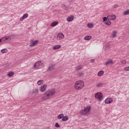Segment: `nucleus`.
Instances as JSON below:
<instances>
[{"label":"nucleus","mask_w":129,"mask_h":129,"mask_svg":"<svg viewBox=\"0 0 129 129\" xmlns=\"http://www.w3.org/2000/svg\"><path fill=\"white\" fill-rule=\"evenodd\" d=\"M46 89H47V85L46 84L42 85L40 87V92H45Z\"/></svg>","instance_id":"nucleus-8"},{"label":"nucleus","mask_w":129,"mask_h":129,"mask_svg":"<svg viewBox=\"0 0 129 129\" xmlns=\"http://www.w3.org/2000/svg\"><path fill=\"white\" fill-rule=\"evenodd\" d=\"M121 64H126V60H125V59H123L121 60Z\"/></svg>","instance_id":"nucleus-35"},{"label":"nucleus","mask_w":129,"mask_h":129,"mask_svg":"<svg viewBox=\"0 0 129 129\" xmlns=\"http://www.w3.org/2000/svg\"><path fill=\"white\" fill-rule=\"evenodd\" d=\"M95 97L98 100V101H102L103 95L101 92H97L95 94Z\"/></svg>","instance_id":"nucleus-6"},{"label":"nucleus","mask_w":129,"mask_h":129,"mask_svg":"<svg viewBox=\"0 0 129 129\" xmlns=\"http://www.w3.org/2000/svg\"><path fill=\"white\" fill-rule=\"evenodd\" d=\"M13 75H14V72H10L8 73V75H7L8 77H12V76H13Z\"/></svg>","instance_id":"nucleus-28"},{"label":"nucleus","mask_w":129,"mask_h":129,"mask_svg":"<svg viewBox=\"0 0 129 129\" xmlns=\"http://www.w3.org/2000/svg\"><path fill=\"white\" fill-rule=\"evenodd\" d=\"M61 48V45H56L53 46V50H58Z\"/></svg>","instance_id":"nucleus-19"},{"label":"nucleus","mask_w":129,"mask_h":129,"mask_svg":"<svg viewBox=\"0 0 129 129\" xmlns=\"http://www.w3.org/2000/svg\"><path fill=\"white\" fill-rule=\"evenodd\" d=\"M90 62L91 63H94V62H95V60L92 59H91Z\"/></svg>","instance_id":"nucleus-39"},{"label":"nucleus","mask_w":129,"mask_h":129,"mask_svg":"<svg viewBox=\"0 0 129 129\" xmlns=\"http://www.w3.org/2000/svg\"><path fill=\"white\" fill-rule=\"evenodd\" d=\"M58 25V22H52L51 24V27H55V26H57Z\"/></svg>","instance_id":"nucleus-27"},{"label":"nucleus","mask_w":129,"mask_h":129,"mask_svg":"<svg viewBox=\"0 0 129 129\" xmlns=\"http://www.w3.org/2000/svg\"><path fill=\"white\" fill-rule=\"evenodd\" d=\"M116 19V16L115 15H109L108 16V21H111L115 20Z\"/></svg>","instance_id":"nucleus-13"},{"label":"nucleus","mask_w":129,"mask_h":129,"mask_svg":"<svg viewBox=\"0 0 129 129\" xmlns=\"http://www.w3.org/2000/svg\"><path fill=\"white\" fill-rule=\"evenodd\" d=\"M1 40H0V43H1Z\"/></svg>","instance_id":"nucleus-40"},{"label":"nucleus","mask_w":129,"mask_h":129,"mask_svg":"<svg viewBox=\"0 0 129 129\" xmlns=\"http://www.w3.org/2000/svg\"><path fill=\"white\" fill-rule=\"evenodd\" d=\"M104 24L106 26H110V25H111V22L109 21H107L104 22Z\"/></svg>","instance_id":"nucleus-26"},{"label":"nucleus","mask_w":129,"mask_h":129,"mask_svg":"<svg viewBox=\"0 0 129 129\" xmlns=\"http://www.w3.org/2000/svg\"><path fill=\"white\" fill-rule=\"evenodd\" d=\"M113 101V100L111 98H107L105 100V103L106 104H109V103H111Z\"/></svg>","instance_id":"nucleus-11"},{"label":"nucleus","mask_w":129,"mask_h":129,"mask_svg":"<svg viewBox=\"0 0 129 129\" xmlns=\"http://www.w3.org/2000/svg\"><path fill=\"white\" fill-rule=\"evenodd\" d=\"M43 81L42 80H40L39 81H38L37 82V84L38 85H41V84H42V83H43Z\"/></svg>","instance_id":"nucleus-33"},{"label":"nucleus","mask_w":129,"mask_h":129,"mask_svg":"<svg viewBox=\"0 0 129 129\" xmlns=\"http://www.w3.org/2000/svg\"><path fill=\"white\" fill-rule=\"evenodd\" d=\"M75 69H76V70H77V71H80V70H82V66H77L75 68Z\"/></svg>","instance_id":"nucleus-22"},{"label":"nucleus","mask_w":129,"mask_h":129,"mask_svg":"<svg viewBox=\"0 0 129 129\" xmlns=\"http://www.w3.org/2000/svg\"><path fill=\"white\" fill-rule=\"evenodd\" d=\"M30 44V47H34V46H36L37 44H38V40H35L34 41L33 39H32L31 40Z\"/></svg>","instance_id":"nucleus-10"},{"label":"nucleus","mask_w":129,"mask_h":129,"mask_svg":"<svg viewBox=\"0 0 129 129\" xmlns=\"http://www.w3.org/2000/svg\"><path fill=\"white\" fill-rule=\"evenodd\" d=\"M107 20H108V16H107V17H103V22H104V23L107 21Z\"/></svg>","instance_id":"nucleus-32"},{"label":"nucleus","mask_w":129,"mask_h":129,"mask_svg":"<svg viewBox=\"0 0 129 129\" xmlns=\"http://www.w3.org/2000/svg\"><path fill=\"white\" fill-rule=\"evenodd\" d=\"M116 34H117V32H116V31H114L112 34V37L115 38V36H116Z\"/></svg>","instance_id":"nucleus-25"},{"label":"nucleus","mask_w":129,"mask_h":129,"mask_svg":"<svg viewBox=\"0 0 129 129\" xmlns=\"http://www.w3.org/2000/svg\"><path fill=\"white\" fill-rule=\"evenodd\" d=\"M38 92H39V90L37 88L33 89L32 91L33 94H36V93H38Z\"/></svg>","instance_id":"nucleus-24"},{"label":"nucleus","mask_w":129,"mask_h":129,"mask_svg":"<svg viewBox=\"0 0 129 129\" xmlns=\"http://www.w3.org/2000/svg\"><path fill=\"white\" fill-rule=\"evenodd\" d=\"M84 86V82L82 81H78L76 82L74 87L76 90H80L82 89Z\"/></svg>","instance_id":"nucleus-2"},{"label":"nucleus","mask_w":129,"mask_h":129,"mask_svg":"<svg viewBox=\"0 0 129 129\" xmlns=\"http://www.w3.org/2000/svg\"><path fill=\"white\" fill-rule=\"evenodd\" d=\"M123 70L124 71H129V66L125 67Z\"/></svg>","instance_id":"nucleus-36"},{"label":"nucleus","mask_w":129,"mask_h":129,"mask_svg":"<svg viewBox=\"0 0 129 129\" xmlns=\"http://www.w3.org/2000/svg\"><path fill=\"white\" fill-rule=\"evenodd\" d=\"M91 109V107L90 106H88L84 109H82L80 111V113L82 114V115H86L89 111H90V110Z\"/></svg>","instance_id":"nucleus-4"},{"label":"nucleus","mask_w":129,"mask_h":129,"mask_svg":"<svg viewBox=\"0 0 129 129\" xmlns=\"http://www.w3.org/2000/svg\"><path fill=\"white\" fill-rule=\"evenodd\" d=\"M63 116H64V114H59V115H57V119H62L63 118Z\"/></svg>","instance_id":"nucleus-23"},{"label":"nucleus","mask_w":129,"mask_h":129,"mask_svg":"<svg viewBox=\"0 0 129 129\" xmlns=\"http://www.w3.org/2000/svg\"><path fill=\"white\" fill-rule=\"evenodd\" d=\"M91 109V107L90 106H88L84 109H82L80 111V113L82 114V115H86L89 111H90V110Z\"/></svg>","instance_id":"nucleus-5"},{"label":"nucleus","mask_w":129,"mask_h":129,"mask_svg":"<svg viewBox=\"0 0 129 129\" xmlns=\"http://www.w3.org/2000/svg\"><path fill=\"white\" fill-rule=\"evenodd\" d=\"M54 65L50 64L49 66L48 69L47 70V72H51V71H53V70H54Z\"/></svg>","instance_id":"nucleus-14"},{"label":"nucleus","mask_w":129,"mask_h":129,"mask_svg":"<svg viewBox=\"0 0 129 129\" xmlns=\"http://www.w3.org/2000/svg\"><path fill=\"white\" fill-rule=\"evenodd\" d=\"M54 94H55V89H49L45 91L41 98L43 100H48V99H50Z\"/></svg>","instance_id":"nucleus-1"},{"label":"nucleus","mask_w":129,"mask_h":129,"mask_svg":"<svg viewBox=\"0 0 129 129\" xmlns=\"http://www.w3.org/2000/svg\"><path fill=\"white\" fill-rule=\"evenodd\" d=\"M64 34L63 33H59L57 36V40L58 41H61V40H62V39H64Z\"/></svg>","instance_id":"nucleus-9"},{"label":"nucleus","mask_w":129,"mask_h":129,"mask_svg":"<svg viewBox=\"0 0 129 129\" xmlns=\"http://www.w3.org/2000/svg\"><path fill=\"white\" fill-rule=\"evenodd\" d=\"M78 77H81V76H83V73L80 72L78 74Z\"/></svg>","instance_id":"nucleus-34"},{"label":"nucleus","mask_w":129,"mask_h":129,"mask_svg":"<svg viewBox=\"0 0 129 129\" xmlns=\"http://www.w3.org/2000/svg\"><path fill=\"white\" fill-rule=\"evenodd\" d=\"M55 127H60V125L58 123V122L55 123Z\"/></svg>","instance_id":"nucleus-37"},{"label":"nucleus","mask_w":129,"mask_h":129,"mask_svg":"<svg viewBox=\"0 0 129 129\" xmlns=\"http://www.w3.org/2000/svg\"><path fill=\"white\" fill-rule=\"evenodd\" d=\"M73 20H74V16H69L67 18V22H72Z\"/></svg>","instance_id":"nucleus-16"},{"label":"nucleus","mask_w":129,"mask_h":129,"mask_svg":"<svg viewBox=\"0 0 129 129\" xmlns=\"http://www.w3.org/2000/svg\"><path fill=\"white\" fill-rule=\"evenodd\" d=\"M28 17H29V14H28L27 13H26L24 15H23V16L21 18H20V21H21V22H23V21H24L25 19H27V18H28Z\"/></svg>","instance_id":"nucleus-12"},{"label":"nucleus","mask_w":129,"mask_h":129,"mask_svg":"<svg viewBox=\"0 0 129 129\" xmlns=\"http://www.w3.org/2000/svg\"><path fill=\"white\" fill-rule=\"evenodd\" d=\"M103 74H104V71H100L98 73V76H99V77H100V76H102V75H103Z\"/></svg>","instance_id":"nucleus-21"},{"label":"nucleus","mask_w":129,"mask_h":129,"mask_svg":"<svg viewBox=\"0 0 129 129\" xmlns=\"http://www.w3.org/2000/svg\"><path fill=\"white\" fill-rule=\"evenodd\" d=\"M43 67L44 61L43 60H39L36 62L34 65V67H35V68H36V69H41V68H42V67Z\"/></svg>","instance_id":"nucleus-3"},{"label":"nucleus","mask_w":129,"mask_h":129,"mask_svg":"<svg viewBox=\"0 0 129 129\" xmlns=\"http://www.w3.org/2000/svg\"><path fill=\"white\" fill-rule=\"evenodd\" d=\"M116 8H118L117 4H115L113 6V9H116Z\"/></svg>","instance_id":"nucleus-38"},{"label":"nucleus","mask_w":129,"mask_h":129,"mask_svg":"<svg viewBox=\"0 0 129 129\" xmlns=\"http://www.w3.org/2000/svg\"><path fill=\"white\" fill-rule=\"evenodd\" d=\"M87 26L88 27V28H90L91 29H92V28H93V24L89 23L87 24Z\"/></svg>","instance_id":"nucleus-30"},{"label":"nucleus","mask_w":129,"mask_h":129,"mask_svg":"<svg viewBox=\"0 0 129 129\" xmlns=\"http://www.w3.org/2000/svg\"><path fill=\"white\" fill-rule=\"evenodd\" d=\"M91 38H92V36L90 35L86 36L84 37V39L85 41H89V40H91Z\"/></svg>","instance_id":"nucleus-18"},{"label":"nucleus","mask_w":129,"mask_h":129,"mask_svg":"<svg viewBox=\"0 0 129 129\" xmlns=\"http://www.w3.org/2000/svg\"><path fill=\"white\" fill-rule=\"evenodd\" d=\"M104 85V84L101 82H99L97 83L96 84V87H98V88H100V87H102Z\"/></svg>","instance_id":"nucleus-17"},{"label":"nucleus","mask_w":129,"mask_h":129,"mask_svg":"<svg viewBox=\"0 0 129 129\" xmlns=\"http://www.w3.org/2000/svg\"><path fill=\"white\" fill-rule=\"evenodd\" d=\"M123 14L125 16H127V15H129V10L125 11Z\"/></svg>","instance_id":"nucleus-31"},{"label":"nucleus","mask_w":129,"mask_h":129,"mask_svg":"<svg viewBox=\"0 0 129 129\" xmlns=\"http://www.w3.org/2000/svg\"><path fill=\"white\" fill-rule=\"evenodd\" d=\"M68 119H69V117H68V116H64V115H63V116L62 117V121H67V120H68Z\"/></svg>","instance_id":"nucleus-20"},{"label":"nucleus","mask_w":129,"mask_h":129,"mask_svg":"<svg viewBox=\"0 0 129 129\" xmlns=\"http://www.w3.org/2000/svg\"><path fill=\"white\" fill-rule=\"evenodd\" d=\"M110 64H113V60L112 59L108 60L105 63L104 66H106L107 65H110Z\"/></svg>","instance_id":"nucleus-15"},{"label":"nucleus","mask_w":129,"mask_h":129,"mask_svg":"<svg viewBox=\"0 0 129 129\" xmlns=\"http://www.w3.org/2000/svg\"><path fill=\"white\" fill-rule=\"evenodd\" d=\"M7 52H8V49L7 48H4L1 50V53L3 54L7 53Z\"/></svg>","instance_id":"nucleus-29"},{"label":"nucleus","mask_w":129,"mask_h":129,"mask_svg":"<svg viewBox=\"0 0 129 129\" xmlns=\"http://www.w3.org/2000/svg\"><path fill=\"white\" fill-rule=\"evenodd\" d=\"M12 40V38L10 36H6L5 37H3L2 38L0 39L1 43H4V42H10Z\"/></svg>","instance_id":"nucleus-7"}]
</instances>
